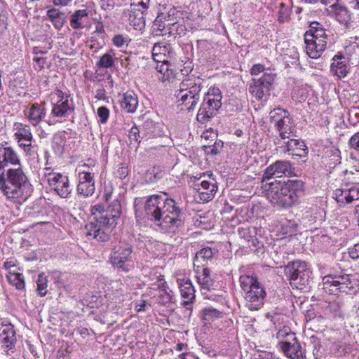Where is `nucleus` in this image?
Segmentation results:
<instances>
[{
	"label": "nucleus",
	"instance_id": "f257e3e1",
	"mask_svg": "<svg viewBox=\"0 0 359 359\" xmlns=\"http://www.w3.org/2000/svg\"><path fill=\"white\" fill-rule=\"evenodd\" d=\"M121 210V205L118 200L113 201L107 209L101 205H95L92 209L93 219L85 226L86 236L100 242L108 241L110 233L117 224Z\"/></svg>",
	"mask_w": 359,
	"mask_h": 359
},
{
	"label": "nucleus",
	"instance_id": "f03ea898",
	"mask_svg": "<svg viewBox=\"0 0 359 359\" xmlns=\"http://www.w3.org/2000/svg\"><path fill=\"white\" fill-rule=\"evenodd\" d=\"M145 212L150 220L163 229L181 224V210L166 194L149 198L145 204Z\"/></svg>",
	"mask_w": 359,
	"mask_h": 359
},
{
	"label": "nucleus",
	"instance_id": "7ed1b4c3",
	"mask_svg": "<svg viewBox=\"0 0 359 359\" xmlns=\"http://www.w3.org/2000/svg\"><path fill=\"white\" fill-rule=\"evenodd\" d=\"M266 196L273 204L283 208L292 206L303 192V182L299 180L277 181L268 184Z\"/></svg>",
	"mask_w": 359,
	"mask_h": 359
},
{
	"label": "nucleus",
	"instance_id": "20e7f679",
	"mask_svg": "<svg viewBox=\"0 0 359 359\" xmlns=\"http://www.w3.org/2000/svg\"><path fill=\"white\" fill-rule=\"evenodd\" d=\"M0 188L8 198L26 201L32 193V186L21 168H9L6 179L0 175Z\"/></svg>",
	"mask_w": 359,
	"mask_h": 359
},
{
	"label": "nucleus",
	"instance_id": "39448f33",
	"mask_svg": "<svg viewBox=\"0 0 359 359\" xmlns=\"http://www.w3.org/2000/svg\"><path fill=\"white\" fill-rule=\"evenodd\" d=\"M327 34L326 30L318 22L310 25V29L304 34L306 53L313 59L318 58L327 46Z\"/></svg>",
	"mask_w": 359,
	"mask_h": 359
},
{
	"label": "nucleus",
	"instance_id": "423d86ee",
	"mask_svg": "<svg viewBox=\"0 0 359 359\" xmlns=\"http://www.w3.org/2000/svg\"><path fill=\"white\" fill-rule=\"evenodd\" d=\"M240 282L243 290L245 292V299L248 308L252 311L259 309L264 304L266 292L257 278L250 276H241Z\"/></svg>",
	"mask_w": 359,
	"mask_h": 359
},
{
	"label": "nucleus",
	"instance_id": "0eeeda50",
	"mask_svg": "<svg viewBox=\"0 0 359 359\" xmlns=\"http://www.w3.org/2000/svg\"><path fill=\"white\" fill-rule=\"evenodd\" d=\"M270 119L274 123L278 136L276 144L282 145L281 141L288 139L290 136H294V125L288 113L280 108L270 112Z\"/></svg>",
	"mask_w": 359,
	"mask_h": 359
},
{
	"label": "nucleus",
	"instance_id": "6e6552de",
	"mask_svg": "<svg viewBox=\"0 0 359 359\" xmlns=\"http://www.w3.org/2000/svg\"><path fill=\"white\" fill-rule=\"evenodd\" d=\"M201 86L190 80L180 83V89L175 93L179 105L184 106L189 111L193 109L200 98Z\"/></svg>",
	"mask_w": 359,
	"mask_h": 359
},
{
	"label": "nucleus",
	"instance_id": "1a4fd4ad",
	"mask_svg": "<svg viewBox=\"0 0 359 359\" xmlns=\"http://www.w3.org/2000/svg\"><path fill=\"white\" fill-rule=\"evenodd\" d=\"M212 92H208L204 98L197 114V121L204 123L214 116L217 111L221 107L222 95L218 89H212Z\"/></svg>",
	"mask_w": 359,
	"mask_h": 359
},
{
	"label": "nucleus",
	"instance_id": "9d476101",
	"mask_svg": "<svg viewBox=\"0 0 359 359\" xmlns=\"http://www.w3.org/2000/svg\"><path fill=\"white\" fill-rule=\"evenodd\" d=\"M285 273L290 278V284L297 289H303L309 282L310 271L304 262L296 261L287 265Z\"/></svg>",
	"mask_w": 359,
	"mask_h": 359
},
{
	"label": "nucleus",
	"instance_id": "9b49d317",
	"mask_svg": "<svg viewBox=\"0 0 359 359\" xmlns=\"http://www.w3.org/2000/svg\"><path fill=\"white\" fill-rule=\"evenodd\" d=\"M273 80L274 74L271 72H264L262 77L253 79V82L250 85L249 90L257 100H266Z\"/></svg>",
	"mask_w": 359,
	"mask_h": 359
},
{
	"label": "nucleus",
	"instance_id": "f8f14e48",
	"mask_svg": "<svg viewBox=\"0 0 359 359\" xmlns=\"http://www.w3.org/2000/svg\"><path fill=\"white\" fill-rule=\"evenodd\" d=\"M78 177V193L85 196H91L95 191L94 175L89 170L87 165L84 164L80 167Z\"/></svg>",
	"mask_w": 359,
	"mask_h": 359
},
{
	"label": "nucleus",
	"instance_id": "ddd939ff",
	"mask_svg": "<svg viewBox=\"0 0 359 359\" xmlns=\"http://www.w3.org/2000/svg\"><path fill=\"white\" fill-rule=\"evenodd\" d=\"M49 186L62 198H67L71 193L69 179L57 172L46 173Z\"/></svg>",
	"mask_w": 359,
	"mask_h": 359
},
{
	"label": "nucleus",
	"instance_id": "4468645a",
	"mask_svg": "<svg viewBox=\"0 0 359 359\" xmlns=\"http://www.w3.org/2000/svg\"><path fill=\"white\" fill-rule=\"evenodd\" d=\"M324 289L330 293H334L337 291L347 292L346 289H351L352 285L348 275L339 276L335 277L325 276L323 279Z\"/></svg>",
	"mask_w": 359,
	"mask_h": 359
},
{
	"label": "nucleus",
	"instance_id": "2eb2a0df",
	"mask_svg": "<svg viewBox=\"0 0 359 359\" xmlns=\"http://www.w3.org/2000/svg\"><path fill=\"white\" fill-rule=\"evenodd\" d=\"M131 250L129 247H116L111 257V263L123 271H128L130 266Z\"/></svg>",
	"mask_w": 359,
	"mask_h": 359
},
{
	"label": "nucleus",
	"instance_id": "dca6fc26",
	"mask_svg": "<svg viewBox=\"0 0 359 359\" xmlns=\"http://www.w3.org/2000/svg\"><path fill=\"white\" fill-rule=\"evenodd\" d=\"M57 97L60 99L53 104L51 114L55 117H66L74 109L73 102L67 96H62V92L58 91Z\"/></svg>",
	"mask_w": 359,
	"mask_h": 359
},
{
	"label": "nucleus",
	"instance_id": "f3484780",
	"mask_svg": "<svg viewBox=\"0 0 359 359\" xmlns=\"http://www.w3.org/2000/svg\"><path fill=\"white\" fill-rule=\"evenodd\" d=\"M291 164L287 161H277L270 166H269L264 176L263 182L269 180L273 177H280L283 175H287L290 172Z\"/></svg>",
	"mask_w": 359,
	"mask_h": 359
},
{
	"label": "nucleus",
	"instance_id": "a211bd4d",
	"mask_svg": "<svg viewBox=\"0 0 359 359\" xmlns=\"http://www.w3.org/2000/svg\"><path fill=\"white\" fill-rule=\"evenodd\" d=\"M334 198L340 205H344L359 199V188L337 189L334 191Z\"/></svg>",
	"mask_w": 359,
	"mask_h": 359
},
{
	"label": "nucleus",
	"instance_id": "6ab92c4d",
	"mask_svg": "<svg viewBox=\"0 0 359 359\" xmlns=\"http://www.w3.org/2000/svg\"><path fill=\"white\" fill-rule=\"evenodd\" d=\"M294 136H290L288 139L281 141V148H285L286 151H292V155L302 156L305 154L306 145L304 142L295 139Z\"/></svg>",
	"mask_w": 359,
	"mask_h": 359
},
{
	"label": "nucleus",
	"instance_id": "aec40b11",
	"mask_svg": "<svg viewBox=\"0 0 359 359\" xmlns=\"http://www.w3.org/2000/svg\"><path fill=\"white\" fill-rule=\"evenodd\" d=\"M286 356L290 359H304V351L297 338L293 341H286L280 347Z\"/></svg>",
	"mask_w": 359,
	"mask_h": 359
},
{
	"label": "nucleus",
	"instance_id": "412c9836",
	"mask_svg": "<svg viewBox=\"0 0 359 359\" xmlns=\"http://www.w3.org/2000/svg\"><path fill=\"white\" fill-rule=\"evenodd\" d=\"M44 104V103H34L25 111V115L32 125L36 126L44 118L46 115Z\"/></svg>",
	"mask_w": 359,
	"mask_h": 359
},
{
	"label": "nucleus",
	"instance_id": "4be33fe9",
	"mask_svg": "<svg viewBox=\"0 0 359 359\" xmlns=\"http://www.w3.org/2000/svg\"><path fill=\"white\" fill-rule=\"evenodd\" d=\"M0 342L8 350L14 347L16 337L15 330L11 325H6L2 327L0 333Z\"/></svg>",
	"mask_w": 359,
	"mask_h": 359
},
{
	"label": "nucleus",
	"instance_id": "5701e85b",
	"mask_svg": "<svg viewBox=\"0 0 359 359\" xmlns=\"http://www.w3.org/2000/svg\"><path fill=\"white\" fill-rule=\"evenodd\" d=\"M177 282L182 297L184 299H187L184 302L183 304L184 306H187L194 299L195 290L194 289L192 283L189 280H184L178 279Z\"/></svg>",
	"mask_w": 359,
	"mask_h": 359
},
{
	"label": "nucleus",
	"instance_id": "b1692460",
	"mask_svg": "<svg viewBox=\"0 0 359 359\" xmlns=\"http://www.w3.org/2000/svg\"><path fill=\"white\" fill-rule=\"evenodd\" d=\"M198 283L202 289L210 290L213 285V280L210 276L209 269L205 267L194 268Z\"/></svg>",
	"mask_w": 359,
	"mask_h": 359
},
{
	"label": "nucleus",
	"instance_id": "393cba45",
	"mask_svg": "<svg viewBox=\"0 0 359 359\" xmlns=\"http://www.w3.org/2000/svg\"><path fill=\"white\" fill-rule=\"evenodd\" d=\"M331 71L338 77H345L348 72L346 60L341 56L335 55L331 65Z\"/></svg>",
	"mask_w": 359,
	"mask_h": 359
},
{
	"label": "nucleus",
	"instance_id": "a878e982",
	"mask_svg": "<svg viewBox=\"0 0 359 359\" xmlns=\"http://www.w3.org/2000/svg\"><path fill=\"white\" fill-rule=\"evenodd\" d=\"M121 107L128 113L134 112L138 105L137 97L133 92H128L123 95L121 102Z\"/></svg>",
	"mask_w": 359,
	"mask_h": 359
},
{
	"label": "nucleus",
	"instance_id": "bb28decb",
	"mask_svg": "<svg viewBox=\"0 0 359 359\" xmlns=\"http://www.w3.org/2000/svg\"><path fill=\"white\" fill-rule=\"evenodd\" d=\"M213 252L210 248H204L196 252L194 262V267H204L207 262L212 259Z\"/></svg>",
	"mask_w": 359,
	"mask_h": 359
},
{
	"label": "nucleus",
	"instance_id": "cd10ccee",
	"mask_svg": "<svg viewBox=\"0 0 359 359\" xmlns=\"http://www.w3.org/2000/svg\"><path fill=\"white\" fill-rule=\"evenodd\" d=\"M0 157L6 166L8 163L13 165H19L20 161L15 152L10 147H0Z\"/></svg>",
	"mask_w": 359,
	"mask_h": 359
},
{
	"label": "nucleus",
	"instance_id": "c85d7f7f",
	"mask_svg": "<svg viewBox=\"0 0 359 359\" xmlns=\"http://www.w3.org/2000/svg\"><path fill=\"white\" fill-rule=\"evenodd\" d=\"M276 337L279 340L280 347L285 345L286 341H293L296 338L295 334L292 332L289 327L284 326L278 330Z\"/></svg>",
	"mask_w": 359,
	"mask_h": 359
},
{
	"label": "nucleus",
	"instance_id": "c756f323",
	"mask_svg": "<svg viewBox=\"0 0 359 359\" xmlns=\"http://www.w3.org/2000/svg\"><path fill=\"white\" fill-rule=\"evenodd\" d=\"M88 16V12L86 10H78L72 15L70 20V25L74 29L83 27V19Z\"/></svg>",
	"mask_w": 359,
	"mask_h": 359
},
{
	"label": "nucleus",
	"instance_id": "7c9ffc66",
	"mask_svg": "<svg viewBox=\"0 0 359 359\" xmlns=\"http://www.w3.org/2000/svg\"><path fill=\"white\" fill-rule=\"evenodd\" d=\"M332 7L334 9V13L337 20L341 23H346L350 19V15L346 8L335 4L332 5Z\"/></svg>",
	"mask_w": 359,
	"mask_h": 359
},
{
	"label": "nucleus",
	"instance_id": "2f4dec72",
	"mask_svg": "<svg viewBox=\"0 0 359 359\" xmlns=\"http://www.w3.org/2000/svg\"><path fill=\"white\" fill-rule=\"evenodd\" d=\"M22 126L21 128L18 129V131L15 133V139L18 140V142H20L22 141L29 142L32 139V135L29 130V128L27 126Z\"/></svg>",
	"mask_w": 359,
	"mask_h": 359
},
{
	"label": "nucleus",
	"instance_id": "473e14b6",
	"mask_svg": "<svg viewBox=\"0 0 359 359\" xmlns=\"http://www.w3.org/2000/svg\"><path fill=\"white\" fill-rule=\"evenodd\" d=\"M7 279L11 284L15 285L18 289H22L25 287L22 275L20 273L10 271L7 275Z\"/></svg>",
	"mask_w": 359,
	"mask_h": 359
},
{
	"label": "nucleus",
	"instance_id": "72a5a7b5",
	"mask_svg": "<svg viewBox=\"0 0 359 359\" xmlns=\"http://www.w3.org/2000/svg\"><path fill=\"white\" fill-rule=\"evenodd\" d=\"M203 313V320L208 322L222 317V313L212 307L204 309Z\"/></svg>",
	"mask_w": 359,
	"mask_h": 359
},
{
	"label": "nucleus",
	"instance_id": "f704fd0d",
	"mask_svg": "<svg viewBox=\"0 0 359 359\" xmlns=\"http://www.w3.org/2000/svg\"><path fill=\"white\" fill-rule=\"evenodd\" d=\"M47 282V277L44 276L43 273L39 274L37 279V290L41 296H44L46 294Z\"/></svg>",
	"mask_w": 359,
	"mask_h": 359
},
{
	"label": "nucleus",
	"instance_id": "c9c22d12",
	"mask_svg": "<svg viewBox=\"0 0 359 359\" xmlns=\"http://www.w3.org/2000/svg\"><path fill=\"white\" fill-rule=\"evenodd\" d=\"M114 65V59L112 55L106 53L104 54L97 62V65L100 67L109 68L112 67Z\"/></svg>",
	"mask_w": 359,
	"mask_h": 359
},
{
	"label": "nucleus",
	"instance_id": "e433bc0d",
	"mask_svg": "<svg viewBox=\"0 0 359 359\" xmlns=\"http://www.w3.org/2000/svg\"><path fill=\"white\" fill-rule=\"evenodd\" d=\"M196 189H197L200 194L201 200H203V201H209L212 199L214 194L216 192L217 187L212 186L211 190H210L209 191H201V189L199 187L196 188Z\"/></svg>",
	"mask_w": 359,
	"mask_h": 359
},
{
	"label": "nucleus",
	"instance_id": "4c0bfd02",
	"mask_svg": "<svg viewBox=\"0 0 359 359\" xmlns=\"http://www.w3.org/2000/svg\"><path fill=\"white\" fill-rule=\"evenodd\" d=\"M201 137L205 140H209V142L203 144V147L210 148L211 147L210 143L214 142L216 137V135L214 131L211 129L210 130H207L203 133Z\"/></svg>",
	"mask_w": 359,
	"mask_h": 359
},
{
	"label": "nucleus",
	"instance_id": "58836bf2",
	"mask_svg": "<svg viewBox=\"0 0 359 359\" xmlns=\"http://www.w3.org/2000/svg\"><path fill=\"white\" fill-rule=\"evenodd\" d=\"M128 137L130 141V143L133 142H140V135L139 129L136 126H133L128 134Z\"/></svg>",
	"mask_w": 359,
	"mask_h": 359
},
{
	"label": "nucleus",
	"instance_id": "ea45409f",
	"mask_svg": "<svg viewBox=\"0 0 359 359\" xmlns=\"http://www.w3.org/2000/svg\"><path fill=\"white\" fill-rule=\"evenodd\" d=\"M97 115L102 123H105L109 117V109L105 107H101L97 109Z\"/></svg>",
	"mask_w": 359,
	"mask_h": 359
},
{
	"label": "nucleus",
	"instance_id": "a19ab883",
	"mask_svg": "<svg viewBox=\"0 0 359 359\" xmlns=\"http://www.w3.org/2000/svg\"><path fill=\"white\" fill-rule=\"evenodd\" d=\"M263 72V74L264 72H271V70L267 69L266 70L264 67L262 65L257 64L253 65V67L251 69V74L254 76H257L259 74Z\"/></svg>",
	"mask_w": 359,
	"mask_h": 359
},
{
	"label": "nucleus",
	"instance_id": "79ce46f5",
	"mask_svg": "<svg viewBox=\"0 0 359 359\" xmlns=\"http://www.w3.org/2000/svg\"><path fill=\"white\" fill-rule=\"evenodd\" d=\"M349 144L351 148L359 151V133L353 135L349 140Z\"/></svg>",
	"mask_w": 359,
	"mask_h": 359
},
{
	"label": "nucleus",
	"instance_id": "37998d69",
	"mask_svg": "<svg viewBox=\"0 0 359 359\" xmlns=\"http://www.w3.org/2000/svg\"><path fill=\"white\" fill-rule=\"evenodd\" d=\"M62 15H65V14L55 8H50L47 11V16L50 20L56 19Z\"/></svg>",
	"mask_w": 359,
	"mask_h": 359
},
{
	"label": "nucleus",
	"instance_id": "c03bdc74",
	"mask_svg": "<svg viewBox=\"0 0 359 359\" xmlns=\"http://www.w3.org/2000/svg\"><path fill=\"white\" fill-rule=\"evenodd\" d=\"M212 186H215V184H211L208 181H202L200 183V184H195L196 187H197V188L199 187L201 189V191H209L210 190H211Z\"/></svg>",
	"mask_w": 359,
	"mask_h": 359
},
{
	"label": "nucleus",
	"instance_id": "a18cd8bd",
	"mask_svg": "<svg viewBox=\"0 0 359 359\" xmlns=\"http://www.w3.org/2000/svg\"><path fill=\"white\" fill-rule=\"evenodd\" d=\"M167 52V48L165 46L161 44H156L153 48L152 55L157 54H165Z\"/></svg>",
	"mask_w": 359,
	"mask_h": 359
},
{
	"label": "nucleus",
	"instance_id": "49530a36",
	"mask_svg": "<svg viewBox=\"0 0 359 359\" xmlns=\"http://www.w3.org/2000/svg\"><path fill=\"white\" fill-rule=\"evenodd\" d=\"M349 255L352 259L359 258V243L354 245L353 248L349 249Z\"/></svg>",
	"mask_w": 359,
	"mask_h": 359
},
{
	"label": "nucleus",
	"instance_id": "de8ad7c7",
	"mask_svg": "<svg viewBox=\"0 0 359 359\" xmlns=\"http://www.w3.org/2000/svg\"><path fill=\"white\" fill-rule=\"evenodd\" d=\"M51 22L56 29H60L64 25L65 15H62L56 19H53L51 20Z\"/></svg>",
	"mask_w": 359,
	"mask_h": 359
},
{
	"label": "nucleus",
	"instance_id": "09e8293b",
	"mask_svg": "<svg viewBox=\"0 0 359 359\" xmlns=\"http://www.w3.org/2000/svg\"><path fill=\"white\" fill-rule=\"evenodd\" d=\"M113 41L115 46L121 47L124 44L125 39L121 35H116L114 37Z\"/></svg>",
	"mask_w": 359,
	"mask_h": 359
},
{
	"label": "nucleus",
	"instance_id": "8fccbe9b",
	"mask_svg": "<svg viewBox=\"0 0 359 359\" xmlns=\"http://www.w3.org/2000/svg\"><path fill=\"white\" fill-rule=\"evenodd\" d=\"M117 174L121 178H125L128 175V168L126 166H121L117 170Z\"/></svg>",
	"mask_w": 359,
	"mask_h": 359
},
{
	"label": "nucleus",
	"instance_id": "3c124183",
	"mask_svg": "<svg viewBox=\"0 0 359 359\" xmlns=\"http://www.w3.org/2000/svg\"><path fill=\"white\" fill-rule=\"evenodd\" d=\"M154 60L158 62L167 63L165 60V54H157L153 55Z\"/></svg>",
	"mask_w": 359,
	"mask_h": 359
},
{
	"label": "nucleus",
	"instance_id": "603ef678",
	"mask_svg": "<svg viewBox=\"0 0 359 359\" xmlns=\"http://www.w3.org/2000/svg\"><path fill=\"white\" fill-rule=\"evenodd\" d=\"M31 142L32 140L29 142L22 141L18 143L20 147H22L25 152H29L31 149Z\"/></svg>",
	"mask_w": 359,
	"mask_h": 359
},
{
	"label": "nucleus",
	"instance_id": "864d4df0",
	"mask_svg": "<svg viewBox=\"0 0 359 359\" xmlns=\"http://www.w3.org/2000/svg\"><path fill=\"white\" fill-rule=\"evenodd\" d=\"M55 6H67L72 0H52Z\"/></svg>",
	"mask_w": 359,
	"mask_h": 359
},
{
	"label": "nucleus",
	"instance_id": "5fc2aeb1",
	"mask_svg": "<svg viewBox=\"0 0 359 359\" xmlns=\"http://www.w3.org/2000/svg\"><path fill=\"white\" fill-rule=\"evenodd\" d=\"M149 4V0H140L139 6H141L142 8V10L141 11L142 13H143V11L148 8Z\"/></svg>",
	"mask_w": 359,
	"mask_h": 359
},
{
	"label": "nucleus",
	"instance_id": "6e6d98bb",
	"mask_svg": "<svg viewBox=\"0 0 359 359\" xmlns=\"http://www.w3.org/2000/svg\"><path fill=\"white\" fill-rule=\"evenodd\" d=\"M156 69L163 73V72L168 71V63H162L160 67L157 66Z\"/></svg>",
	"mask_w": 359,
	"mask_h": 359
},
{
	"label": "nucleus",
	"instance_id": "4d7b16f0",
	"mask_svg": "<svg viewBox=\"0 0 359 359\" xmlns=\"http://www.w3.org/2000/svg\"><path fill=\"white\" fill-rule=\"evenodd\" d=\"M111 196V191L109 190V191H107V190H104V198L105 201L109 203Z\"/></svg>",
	"mask_w": 359,
	"mask_h": 359
},
{
	"label": "nucleus",
	"instance_id": "13d9d810",
	"mask_svg": "<svg viewBox=\"0 0 359 359\" xmlns=\"http://www.w3.org/2000/svg\"><path fill=\"white\" fill-rule=\"evenodd\" d=\"M34 60L36 61V62L37 64H39V65L40 67H42V66H43V65L44 64V60H43V58H41V57H36V58H34Z\"/></svg>",
	"mask_w": 359,
	"mask_h": 359
},
{
	"label": "nucleus",
	"instance_id": "bf43d9fd",
	"mask_svg": "<svg viewBox=\"0 0 359 359\" xmlns=\"http://www.w3.org/2000/svg\"><path fill=\"white\" fill-rule=\"evenodd\" d=\"M136 309H137V311L138 312H140V311H144V309H145V303L144 302V303H142V304H140V305H137V306H136Z\"/></svg>",
	"mask_w": 359,
	"mask_h": 359
},
{
	"label": "nucleus",
	"instance_id": "052dcab7",
	"mask_svg": "<svg viewBox=\"0 0 359 359\" xmlns=\"http://www.w3.org/2000/svg\"><path fill=\"white\" fill-rule=\"evenodd\" d=\"M140 0H131V6H134V9L135 7H138L140 4Z\"/></svg>",
	"mask_w": 359,
	"mask_h": 359
},
{
	"label": "nucleus",
	"instance_id": "680f3d73",
	"mask_svg": "<svg viewBox=\"0 0 359 359\" xmlns=\"http://www.w3.org/2000/svg\"><path fill=\"white\" fill-rule=\"evenodd\" d=\"M351 45L353 46H356L359 47V37L355 36L354 38V41H351Z\"/></svg>",
	"mask_w": 359,
	"mask_h": 359
},
{
	"label": "nucleus",
	"instance_id": "e2e57ef3",
	"mask_svg": "<svg viewBox=\"0 0 359 359\" xmlns=\"http://www.w3.org/2000/svg\"><path fill=\"white\" fill-rule=\"evenodd\" d=\"M14 264H13L11 262H6L4 264V266L6 269H10L11 266H13Z\"/></svg>",
	"mask_w": 359,
	"mask_h": 359
},
{
	"label": "nucleus",
	"instance_id": "0e129e2a",
	"mask_svg": "<svg viewBox=\"0 0 359 359\" xmlns=\"http://www.w3.org/2000/svg\"><path fill=\"white\" fill-rule=\"evenodd\" d=\"M4 167H5V165L2 162V158L0 157V169L4 168Z\"/></svg>",
	"mask_w": 359,
	"mask_h": 359
},
{
	"label": "nucleus",
	"instance_id": "69168bd1",
	"mask_svg": "<svg viewBox=\"0 0 359 359\" xmlns=\"http://www.w3.org/2000/svg\"><path fill=\"white\" fill-rule=\"evenodd\" d=\"M183 344H177V350L181 351L182 350Z\"/></svg>",
	"mask_w": 359,
	"mask_h": 359
},
{
	"label": "nucleus",
	"instance_id": "338daca9",
	"mask_svg": "<svg viewBox=\"0 0 359 359\" xmlns=\"http://www.w3.org/2000/svg\"><path fill=\"white\" fill-rule=\"evenodd\" d=\"M335 315H336V316H339V317H341V316H343V314H342L341 311H338V312H337V313H335Z\"/></svg>",
	"mask_w": 359,
	"mask_h": 359
},
{
	"label": "nucleus",
	"instance_id": "774afa93",
	"mask_svg": "<svg viewBox=\"0 0 359 359\" xmlns=\"http://www.w3.org/2000/svg\"><path fill=\"white\" fill-rule=\"evenodd\" d=\"M279 20L280 22H284L285 18L281 15L279 16Z\"/></svg>",
	"mask_w": 359,
	"mask_h": 359
}]
</instances>
